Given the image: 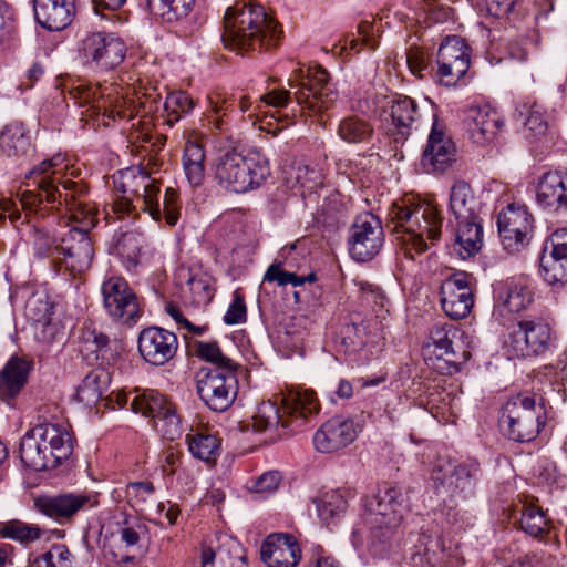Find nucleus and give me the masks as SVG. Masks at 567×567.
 <instances>
[{"mask_svg":"<svg viewBox=\"0 0 567 567\" xmlns=\"http://www.w3.org/2000/svg\"><path fill=\"white\" fill-rule=\"evenodd\" d=\"M65 157L55 154L44 158L27 174L32 189L21 194L18 209L9 214L11 223H30L32 215L44 217L51 212L61 213L59 223L71 226L61 237V252L56 265L71 274H81L91 267L94 248L89 231L97 221V209L89 198L87 187L82 182L64 178Z\"/></svg>","mask_w":567,"mask_h":567,"instance_id":"f257e3e1","label":"nucleus"},{"mask_svg":"<svg viewBox=\"0 0 567 567\" xmlns=\"http://www.w3.org/2000/svg\"><path fill=\"white\" fill-rule=\"evenodd\" d=\"M224 21L223 42L240 54L276 48L282 35L279 24L259 4L236 3L226 10Z\"/></svg>","mask_w":567,"mask_h":567,"instance_id":"f03ea898","label":"nucleus"},{"mask_svg":"<svg viewBox=\"0 0 567 567\" xmlns=\"http://www.w3.org/2000/svg\"><path fill=\"white\" fill-rule=\"evenodd\" d=\"M443 219L437 208L424 200L401 199L391 205L388 213V227L396 234V239L413 258L411 251L424 252L429 243L439 240Z\"/></svg>","mask_w":567,"mask_h":567,"instance_id":"7ed1b4c3","label":"nucleus"},{"mask_svg":"<svg viewBox=\"0 0 567 567\" xmlns=\"http://www.w3.org/2000/svg\"><path fill=\"white\" fill-rule=\"evenodd\" d=\"M270 176L267 157L259 151L246 154L236 150L221 151L214 164L217 184L231 193L244 194L259 188Z\"/></svg>","mask_w":567,"mask_h":567,"instance_id":"20e7f679","label":"nucleus"},{"mask_svg":"<svg viewBox=\"0 0 567 567\" xmlns=\"http://www.w3.org/2000/svg\"><path fill=\"white\" fill-rule=\"evenodd\" d=\"M293 96L301 114L309 117H321L332 109L339 92L330 81V75L321 65L298 68L288 79Z\"/></svg>","mask_w":567,"mask_h":567,"instance_id":"39448f33","label":"nucleus"},{"mask_svg":"<svg viewBox=\"0 0 567 567\" xmlns=\"http://www.w3.org/2000/svg\"><path fill=\"white\" fill-rule=\"evenodd\" d=\"M424 355L442 374L457 373L471 358L468 337L453 324H435L423 347Z\"/></svg>","mask_w":567,"mask_h":567,"instance_id":"423d86ee","label":"nucleus"},{"mask_svg":"<svg viewBox=\"0 0 567 567\" xmlns=\"http://www.w3.org/2000/svg\"><path fill=\"white\" fill-rule=\"evenodd\" d=\"M404 509V497L399 488L379 492L365 505L364 526H357L353 537H363L369 532L372 539L385 542L402 523Z\"/></svg>","mask_w":567,"mask_h":567,"instance_id":"0eeeda50","label":"nucleus"},{"mask_svg":"<svg viewBox=\"0 0 567 567\" xmlns=\"http://www.w3.org/2000/svg\"><path fill=\"white\" fill-rule=\"evenodd\" d=\"M117 189L123 196L114 203V212H147L153 219H161L159 185L145 168H130L121 175Z\"/></svg>","mask_w":567,"mask_h":567,"instance_id":"6e6552de","label":"nucleus"},{"mask_svg":"<svg viewBox=\"0 0 567 567\" xmlns=\"http://www.w3.org/2000/svg\"><path fill=\"white\" fill-rule=\"evenodd\" d=\"M320 404L312 390L291 391L281 399V408L271 401L262 402L256 414L258 425H288L292 422H310Z\"/></svg>","mask_w":567,"mask_h":567,"instance_id":"1a4fd4ad","label":"nucleus"},{"mask_svg":"<svg viewBox=\"0 0 567 567\" xmlns=\"http://www.w3.org/2000/svg\"><path fill=\"white\" fill-rule=\"evenodd\" d=\"M79 55L86 65L101 71L113 70L125 59L126 45L114 33L91 32L79 42Z\"/></svg>","mask_w":567,"mask_h":567,"instance_id":"9d476101","label":"nucleus"},{"mask_svg":"<svg viewBox=\"0 0 567 567\" xmlns=\"http://www.w3.org/2000/svg\"><path fill=\"white\" fill-rule=\"evenodd\" d=\"M553 421L548 402L537 394L518 393L501 409L499 425H547Z\"/></svg>","mask_w":567,"mask_h":567,"instance_id":"9b49d317","label":"nucleus"},{"mask_svg":"<svg viewBox=\"0 0 567 567\" xmlns=\"http://www.w3.org/2000/svg\"><path fill=\"white\" fill-rule=\"evenodd\" d=\"M505 343L508 351L518 358L537 357L550 349L551 330L538 319L519 320L513 324Z\"/></svg>","mask_w":567,"mask_h":567,"instance_id":"f8f14e48","label":"nucleus"},{"mask_svg":"<svg viewBox=\"0 0 567 567\" xmlns=\"http://www.w3.org/2000/svg\"><path fill=\"white\" fill-rule=\"evenodd\" d=\"M64 90L71 100L81 107L87 106L86 112H91L90 116H97L102 114L104 117L115 120L131 118L133 112L126 106V101L123 99L112 100L110 95L105 96L100 86L86 84L83 81H76L64 84Z\"/></svg>","mask_w":567,"mask_h":567,"instance_id":"ddd939ff","label":"nucleus"},{"mask_svg":"<svg viewBox=\"0 0 567 567\" xmlns=\"http://www.w3.org/2000/svg\"><path fill=\"white\" fill-rule=\"evenodd\" d=\"M471 49L458 35H447L441 42L437 54L436 75L441 84L455 85L468 71Z\"/></svg>","mask_w":567,"mask_h":567,"instance_id":"4468645a","label":"nucleus"},{"mask_svg":"<svg viewBox=\"0 0 567 567\" xmlns=\"http://www.w3.org/2000/svg\"><path fill=\"white\" fill-rule=\"evenodd\" d=\"M497 227L504 248L509 252L519 251L530 241L533 216L526 206L512 203L499 212Z\"/></svg>","mask_w":567,"mask_h":567,"instance_id":"2eb2a0df","label":"nucleus"},{"mask_svg":"<svg viewBox=\"0 0 567 567\" xmlns=\"http://www.w3.org/2000/svg\"><path fill=\"white\" fill-rule=\"evenodd\" d=\"M103 305L114 319L126 324L136 323L141 317L137 297L127 281L117 276L107 278L101 287Z\"/></svg>","mask_w":567,"mask_h":567,"instance_id":"dca6fc26","label":"nucleus"},{"mask_svg":"<svg viewBox=\"0 0 567 567\" xmlns=\"http://www.w3.org/2000/svg\"><path fill=\"white\" fill-rule=\"evenodd\" d=\"M237 369L198 374L197 392L206 405L216 412L227 410L237 394Z\"/></svg>","mask_w":567,"mask_h":567,"instance_id":"f3484780","label":"nucleus"},{"mask_svg":"<svg viewBox=\"0 0 567 567\" xmlns=\"http://www.w3.org/2000/svg\"><path fill=\"white\" fill-rule=\"evenodd\" d=\"M384 237L380 219L373 214L357 217L349 235V252L360 262L375 257L383 246Z\"/></svg>","mask_w":567,"mask_h":567,"instance_id":"a211bd4d","label":"nucleus"},{"mask_svg":"<svg viewBox=\"0 0 567 567\" xmlns=\"http://www.w3.org/2000/svg\"><path fill=\"white\" fill-rule=\"evenodd\" d=\"M440 296L446 316L454 320L467 317L474 306L472 275L465 271L452 274L442 282Z\"/></svg>","mask_w":567,"mask_h":567,"instance_id":"6ab92c4d","label":"nucleus"},{"mask_svg":"<svg viewBox=\"0 0 567 567\" xmlns=\"http://www.w3.org/2000/svg\"><path fill=\"white\" fill-rule=\"evenodd\" d=\"M429 109L431 111L432 128L422 154L421 164L427 173H443L455 162L456 147L447 135L445 125L437 121L433 107L430 106Z\"/></svg>","mask_w":567,"mask_h":567,"instance_id":"aec40b11","label":"nucleus"},{"mask_svg":"<svg viewBox=\"0 0 567 567\" xmlns=\"http://www.w3.org/2000/svg\"><path fill=\"white\" fill-rule=\"evenodd\" d=\"M137 349L145 362L162 367L175 357L178 350V339L172 331L159 327H148L140 332Z\"/></svg>","mask_w":567,"mask_h":567,"instance_id":"412c9836","label":"nucleus"},{"mask_svg":"<svg viewBox=\"0 0 567 567\" xmlns=\"http://www.w3.org/2000/svg\"><path fill=\"white\" fill-rule=\"evenodd\" d=\"M503 125V117L489 105L471 106L465 112L466 133L477 145L493 142Z\"/></svg>","mask_w":567,"mask_h":567,"instance_id":"4be33fe9","label":"nucleus"},{"mask_svg":"<svg viewBox=\"0 0 567 567\" xmlns=\"http://www.w3.org/2000/svg\"><path fill=\"white\" fill-rule=\"evenodd\" d=\"M540 268L548 284L567 281V229L551 234L540 257Z\"/></svg>","mask_w":567,"mask_h":567,"instance_id":"5701e85b","label":"nucleus"},{"mask_svg":"<svg viewBox=\"0 0 567 567\" xmlns=\"http://www.w3.org/2000/svg\"><path fill=\"white\" fill-rule=\"evenodd\" d=\"M385 113L391 122L389 133L395 142H404L423 118V112L417 103L409 96H398L389 103Z\"/></svg>","mask_w":567,"mask_h":567,"instance_id":"b1692460","label":"nucleus"},{"mask_svg":"<svg viewBox=\"0 0 567 567\" xmlns=\"http://www.w3.org/2000/svg\"><path fill=\"white\" fill-rule=\"evenodd\" d=\"M132 411L148 417L154 423L179 424L183 419L176 406L155 390L136 391L132 400Z\"/></svg>","mask_w":567,"mask_h":567,"instance_id":"393cba45","label":"nucleus"},{"mask_svg":"<svg viewBox=\"0 0 567 567\" xmlns=\"http://www.w3.org/2000/svg\"><path fill=\"white\" fill-rule=\"evenodd\" d=\"M260 555L269 567H296L301 559V549L292 535L278 533L267 536Z\"/></svg>","mask_w":567,"mask_h":567,"instance_id":"a878e982","label":"nucleus"},{"mask_svg":"<svg viewBox=\"0 0 567 567\" xmlns=\"http://www.w3.org/2000/svg\"><path fill=\"white\" fill-rule=\"evenodd\" d=\"M75 16V0H34L37 22L47 30L61 31Z\"/></svg>","mask_w":567,"mask_h":567,"instance_id":"bb28decb","label":"nucleus"},{"mask_svg":"<svg viewBox=\"0 0 567 567\" xmlns=\"http://www.w3.org/2000/svg\"><path fill=\"white\" fill-rule=\"evenodd\" d=\"M35 506L45 516L62 522L71 518L81 509L93 506V503L89 495L65 493L39 497L35 501Z\"/></svg>","mask_w":567,"mask_h":567,"instance_id":"cd10ccee","label":"nucleus"},{"mask_svg":"<svg viewBox=\"0 0 567 567\" xmlns=\"http://www.w3.org/2000/svg\"><path fill=\"white\" fill-rule=\"evenodd\" d=\"M33 361L25 357L12 355L0 370V400L10 402L28 383Z\"/></svg>","mask_w":567,"mask_h":567,"instance_id":"c85d7f7f","label":"nucleus"},{"mask_svg":"<svg viewBox=\"0 0 567 567\" xmlns=\"http://www.w3.org/2000/svg\"><path fill=\"white\" fill-rule=\"evenodd\" d=\"M536 199L539 206L549 212L567 208V173L547 172L538 182Z\"/></svg>","mask_w":567,"mask_h":567,"instance_id":"c756f323","label":"nucleus"},{"mask_svg":"<svg viewBox=\"0 0 567 567\" xmlns=\"http://www.w3.org/2000/svg\"><path fill=\"white\" fill-rule=\"evenodd\" d=\"M494 293L497 306L507 312H520L533 301V292L528 287L527 279L523 277H513L499 282Z\"/></svg>","mask_w":567,"mask_h":567,"instance_id":"7c9ffc66","label":"nucleus"},{"mask_svg":"<svg viewBox=\"0 0 567 567\" xmlns=\"http://www.w3.org/2000/svg\"><path fill=\"white\" fill-rule=\"evenodd\" d=\"M218 540L217 548L203 545L202 567H247L244 549L238 542L228 536Z\"/></svg>","mask_w":567,"mask_h":567,"instance_id":"2f4dec72","label":"nucleus"},{"mask_svg":"<svg viewBox=\"0 0 567 567\" xmlns=\"http://www.w3.org/2000/svg\"><path fill=\"white\" fill-rule=\"evenodd\" d=\"M44 427H30L20 442V458L25 467L43 471L48 467Z\"/></svg>","mask_w":567,"mask_h":567,"instance_id":"473e14b6","label":"nucleus"},{"mask_svg":"<svg viewBox=\"0 0 567 567\" xmlns=\"http://www.w3.org/2000/svg\"><path fill=\"white\" fill-rule=\"evenodd\" d=\"M423 463L427 464L430 478L437 487L446 488L457 461L453 460L449 450L439 444L427 446L423 454Z\"/></svg>","mask_w":567,"mask_h":567,"instance_id":"72a5a7b5","label":"nucleus"},{"mask_svg":"<svg viewBox=\"0 0 567 567\" xmlns=\"http://www.w3.org/2000/svg\"><path fill=\"white\" fill-rule=\"evenodd\" d=\"M483 246V226L480 218L473 220L457 221L454 251L462 258L467 259L476 255Z\"/></svg>","mask_w":567,"mask_h":567,"instance_id":"f704fd0d","label":"nucleus"},{"mask_svg":"<svg viewBox=\"0 0 567 567\" xmlns=\"http://www.w3.org/2000/svg\"><path fill=\"white\" fill-rule=\"evenodd\" d=\"M0 150L9 157L25 156L32 150L30 130L21 122H11L0 131Z\"/></svg>","mask_w":567,"mask_h":567,"instance_id":"c9c22d12","label":"nucleus"},{"mask_svg":"<svg viewBox=\"0 0 567 567\" xmlns=\"http://www.w3.org/2000/svg\"><path fill=\"white\" fill-rule=\"evenodd\" d=\"M350 492L347 489H330L313 499L318 517L327 526L336 523L348 509Z\"/></svg>","mask_w":567,"mask_h":567,"instance_id":"e433bc0d","label":"nucleus"},{"mask_svg":"<svg viewBox=\"0 0 567 567\" xmlns=\"http://www.w3.org/2000/svg\"><path fill=\"white\" fill-rule=\"evenodd\" d=\"M477 209L478 203L470 184L464 181L455 182L450 194V212L456 221L480 218Z\"/></svg>","mask_w":567,"mask_h":567,"instance_id":"4c0bfd02","label":"nucleus"},{"mask_svg":"<svg viewBox=\"0 0 567 567\" xmlns=\"http://www.w3.org/2000/svg\"><path fill=\"white\" fill-rule=\"evenodd\" d=\"M357 436L355 427H318L312 442L318 452L334 453L347 447Z\"/></svg>","mask_w":567,"mask_h":567,"instance_id":"58836bf2","label":"nucleus"},{"mask_svg":"<svg viewBox=\"0 0 567 567\" xmlns=\"http://www.w3.org/2000/svg\"><path fill=\"white\" fill-rule=\"evenodd\" d=\"M196 0H145L150 13L164 23L183 22L193 10Z\"/></svg>","mask_w":567,"mask_h":567,"instance_id":"ea45409f","label":"nucleus"},{"mask_svg":"<svg viewBox=\"0 0 567 567\" xmlns=\"http://www.w3.org/2000/svg\"><path fill=\"white\" fill-rule=\"evenodd\" d=\"M337 134L348 144H368L374 136V127L367 118L350 114L340 120Z\"/></svg>","mask_w":567,"mask_h":567,"instance_id":"a19ab883","label":"nucleus"},{"mask_svg":"<svg viewBox=\"0 0 567 567\" xmlns=\"http://www.w3.org/2000/svg\"><path fill=\"white\" fill-rule=\"evenodd\" d=\"M205 151L194 141H187L184 146L182 164L185 176L193 187L200 186L205 179Z\"/></svg>","mask_w":567,"mask_h":567,"instance_id":"79ce46f5","label":"nucleus"},{"mask_svg":"<svg viewBox=\"0 0 567 567\" xmlns=\"http://www.w3.org/2000/svg\"><path fill=\"white\" fill-rule=\"evenodd\" d=\"M81 341L86 351L96 353L102 360L114 361L123 350L117 340H110L105 333L91 327L82 330Z\"/></svg>","mask_w":567,"mask_h":567,"instance_id":"37998d69","label":"nucleus"},{"mask_svg":"<svg viewBox=\"0 0 567 567\" xmlns=\"http://www.w3.org/2000/svg\"><path fill=\"white\" fill-rule=\"evenodd\" d=\"M480 464L474 460L457 462L446 489L451 493L472 495L478 478Z\"/></svg>","mask_w":567,"mask_h":567,"instance_id":"c03bdc74","label":"nucleus"},{"mask_svg":"<svg viewBox=\"0 0 567 567\" xmlns=\"http://www.w3.org/2000/svg\"><path fill=\"white\" fill-rule=\"evenodd\" d=\"M190 430L192 433L186 435V443L190 454L195 458L207 463L215 462L219 454L221 440L212 433L194 432V427H190Z\"/></svg>","mask_w":567,"mask_h":567,"instance_id":"a18cd8bd","label":"nucleus"},{"mask_svg":"<svg viewBox=\"0 0 567 567\" xmlns=\"http://www.w3.org/2000/svg\"><path fill=\"white\" fill-rule=\"evenodd\" d=\"M110 384V374L104 370L89 372L76 389V399L85 405L96 403L102 399Z\"/></svg>","mask_w":567,"mask_h":567,"instance_id":"49530a36","label":"nucleus"},{"mask_svg":"<svg viewBox=\"0 0 567 567\" xmlns=\"http://www.w3.org/2000/svg\"><path fill=\"white\" fill-rule=\"evenodd\" d=\"M193 353L203 361L213 364V368L202 369L200 373L215 372L227 369H237V363L225 355L216 341H194L190 344Z\"/></svg>","mask_w":567,"mask_h":567,"instance_id":"de8ad7c7","label":"nucleus"},{"mask_svg":"<svg viewBox=\"0 0 567 567\" xmlns=\"http://www.w3.org/2000/svg\"><path fill=\"white\" fill-rule=\"evenodd\" d=\"M519 526L526 534L538 539H543L550 529L544 511L533 503L523 505Z\"/></svg>","mask_w":567,"mask_h":567,"instance_id":"09e8293b","label":"nucleus"},{"mask_svg":"<svg viewBox=\"0 0 567 567\" xmlns=\"http://www.w3.org/2000/svg\"><path fill=\"white\" fill-rule=\"evenodd\" d=\"M45 441L56 461L66 460L73 451L75 442L72 427H44Z\"/></svg>","mask_w":567,"mask_h":567,"instance_id":"8fccbe9b","label":"nucleus"},{"mask_svg":"<svg viewBox=\"0 0 567 567\" xmlns=\"http://www.w3.org/2000/svg\"><path fill=\"white\" fill-rule=\"evenodd\" d=\"M410 563L413 567H434L437 563V539L421 534L410 548Z\"/></svg>","mask_w":567,"mask_h":567,"instance_id":"3c124183","label":"nucleus"},{"mask_svg":"<svg viewBox=\"0 0 567 567\" xmlns=\"http://www.w3.org/2000/svg\"><path fill=\"white\" fill-rule=\"evenodd\" d=\"M195 107V101L185 91H174L166 96L164 109L166 112V123L173 126L184 115L189 114Z\"/></svg>","mask_w":567,"mask_h":567,"instance_id":"603ef678","label":"nucleus"},{"mask_svg":"<svg viewBox=\"0 0 567 567\" xmlns=\"http://www.w3.org/2000/svg\"><path fill=\"white\" fill-rule=\"evenodd\" d=\"M142 237L134 231L121 235L116 243V252L127 270L136 267L140 262Z\"/></svg>","mask_w":567,"mask_h":567,"instance_id":"864d4df0","label":"nucleus"},{"mask_svg":"<svg viewBox=\"0 0 567 567\" xmlns=\"http://www.w3.org/2000/svg\"><path fill=\"white\" fill-rule=\"evenodd\" d=\"M42 533L39 526L21 520H9L0 524L1 537L13 539L21 544H29L40 539Z\"/></svg>","mask_w":567,"mask_h":567,"instance_id":"5fc2aeb1","label":"nucleus"},{"mask_svg":"<svg viewBox=\"0 0 567 567\" xmlns=\"http://www.w3.org/2000/svg\"><path fill=\"white\" fill-rule=\"evenodd\" d=\"M34 252L40 258H51L55 264L60 258L61 243L58 245L54 236L33 225L30 228Z\"/></svg>","mask_w":567,"mask_h":567,"instance_id":"6e6d98bb","label":"nucleus"},{"mask_svg":"<svg viewBox=\"0 0 567 567\" xmlns=\"http://www.w3.org/2000/svg\"><path fill=\"white\" fill-rule=\"evenodd\" d=\"M481 11L495 19H506L513 23L518 20L520 3L518 0H477Z\"/></svg>","mask_w":567,"mask_h":567,"instance_id":"4d7b16f0","label":"nucleus"},{"mask_svg":"<svg viewBox=\"0 0 567 567\" xmlns=\"http://www.w3.org/2000/svg\"><path fill=\"white\" fill-rule=\"evenodd\" d=\"M264 281L277 282L279 286L291 285L292 287H301L306 282L316 281V275L313 272L307 276H298L295 272L286 271L281 268V264H272L268 267Z\"/></svg>","mask_w":567,"mask_h":567,"instance_id":"13d9d810","label":"nucleus"},{"mask_svg":"<svg viewBox=\"0 0 567 567\" xmlns=\"http://www.w3.org/2000/svg\"><path fill=\"white\" fill-rule=\"evenodd\" d=\"M51 309L52 307L44 296L33 295L25 302L24 313L31 322L45 326L51 321Z\"/></svg>","mask_w":567,"mask_h":567,"instance_id":"bf43d9fd","label":"nucleus"},{"mask_svg":"<svg viewBox=\"0 0 567 567\" xmlns=\"http://www.w3.org/2000/svg\"><path fill=\"white\" fill-rule=\"evenodd\" d=\"M35 567H72V555L64 544H54L34 560Z\"/></svg>","mask_w":567,"mask_h":567,"instance_id":"052dcab7","label":"nucleus"},{"mask_svg":"<svg viewBox=\"0 0 567 567\" xmlns=\"http://www.w3.org/2000/svg\"><path fill=\"white\" fill-rule=\"evenodd\" d=\"M290 178L302 192H312L322 184V175L319 169L310 165H297L291 168Z\"/></svg>","mask_w":567,"mask_h":567,"instance_id":"680f3d73","label":"nucleus"},{"mask_svg":"<svg viewBox=\"0 0 567 567\" xmlns=\"http://www.w3.org/2000/svg\"><path fill=\"white\" fill-rule=\"evenodd\" d=\"M539 43V34L533 31L530 34H520L518 39L508 44V54L512 59L525 62L528 55L535 51Z\"/></svg>","mask_w":567,"mask_h":567,"instance_id":"e2e57ef3","label":"nucleus"},{"mask_svg":"<svg viewBox=\"0 0 567 567\" xmlns=\"http://www.w3.org/2000/svg\"><path fill=\"white\" fill-rule=\"evenodd\" d=\"M342 343L347 351L357 352L361 350L368 340L367 327L363 322L348 323L342 329Z\"/></svg>","mask_w":567,"mask_h":567,"instance_id":"0e129e2a","label":"nucleus"},{"mask_svg":"<svg viewBox=\"0 0 567 567\" xmlns=\"http://www.w3.org/2000/svg\"><path fill=\"white\" fill-rule=\"evenodd\" d=\"M523 109L519 111V115L526 116L525 126L527 130L534 137L543 136L548 128V124L539 106L536 104L529 107L524 105Z\"/></svg>","mask_w":567,"mask_h":567,"instance_id":"69168bd1","label":"nucleus"},{"mask_svg":"<svg viewBox=\"0 0 567 567\" xmlns=\"http://www.w3.org/2000/svg\"><path fill=\"white\" fill-rule=\"evenodd\" d=\"M406 64L411 73L420 79L430 73L429 54L420 47L412 45L406 50Z\"/></svg>","mask_w":567,"mask_h":567,"instance_id":"338daca9","label":"nucleus"},{"mask_svg":"<svg viewBox=\"0 0 567 567\" xmlns=\"http://www.w3.org/2000/svg\"><path fill=\"white\" fill-rule=\"evenodd\" d=\"M121 540L126 546H136L147 534V526L140 519L125 520L120 529Z\"/></svg>","mask_w":567,"mask_h":567,"instance_id":"774afa93","label":"nucleus"}]
</instances>
